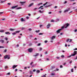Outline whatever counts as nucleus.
<instances>
[{
    "mask_svg": "<svg viewBox=\"0 0 77 77\" xmlns=\"http://www.w3.org/2000/svg\"><path fill=\"white\" fill-rule=\"evenodd\" d=\"M77 51H74L73 52V54H72L69 56H68L67 57L69 58V57H71V56H74L76 54H77Z\"/></svg>",
    "mask_w": 77,
    "mask_h": 77,
    "instance_id": "obj_1",
    "label": "nucleus"
},
{
    "mask_svg": "<svg viewBox=\"0 0 77 77\" xmlns=\"http://www.w3.org/2000/svg\"><path fill=\"white\" fill-rule=\"evenodd\" d=\"M69 26V24L67 23L66 25H64L63 26H62L61 29H63L64 27L65 28H66L67 27H68Z\"/></svg>",
    "mask_w": 77,
    "mask_h": 77,
    "instance_id": "obj_2",
    "label": "nucleus"
},
{
    "mask_svg": "<svg viewBox=\"0 0 77 77\" xmlns=\"http://www.w3.org/2000/svg\"><path fill=\"white\" fill-rule=\"evenodd\" d=\"M5 59H10V57L9 55H7L4 57Z\"/></svg>",
    "mask_w": 77,
    "mask_h": 77,
    "instance_id": "obj_3",
    "label": "nucleus"
},
{
    "mask_svg": "<svg viewBox=\"0 0 77 77\" xmlns=\"http://www.w3.org/2000/svg\"><path fill=\"white\" fill-rule=\"evenodd\" d=\"M69 10H70V8H68V9H66L64 11V13H66V12H68Z\"/></svg>",
    "mask_w": 77,
    "mask_h": 77,
    "instance_id": "obj_4",
    "label": "nucleus"
},
{
    "mask_svg": "<svg viewBox=\"0 0 77 77\" xmlns=\"http://www.w3.org/2000/svg\"><path fill=\"white\" fill-rule=\"evenodd\" d=\"M33 51V49L32 48H30L28 49V51L31 53Z\"/></svg>",
    "mask_w": 77,
    "mask_h": 77,
    "instance_id": "obj_5",
    "label": "nucleus"
},
{
    "mask_svg": "<svg viewBox=\"0 0 77 77\" xmlns=\"http://www.w3.org/2000/svg\"><path fill=\"white\" fill-rule=\"evenodd\" d=\"M20 31H16L15 32L13 33H12V34L13 35H16V33H19L20 32Z\"/></svg>",
    "mask_w": 77,
    "mask_h": 77,
    "instance_id": "obj_6",
    "label": "nucleus"
},
{
    "mask_svg": "<svg viewBox=\"0 0 77 77\" xmlns=\"http://www.w3.org/2000/svg\"><path fill=\"white\" fill-rule=\"evenodd\" d=\"M17 66H18V65H14L13 66L12 68L13 69H15V68H17Z\"/></svg>",
    "mask_w": 77,
    "mask_h": 77,
    "instance_id": "obj_7",
    "label": "nucleus"
},
{
    "mask_svg": "<svg viewBox=\"0 0 77 77\" xmlns=\"http://www.w3.org/2000/svg\"><path fill=\"white\" fill-rule=\"evenodd\" d=\"M51 25L50 23L48 24L47 26V29H49L50 28V27Z\"/></svg>",
    "mask_w": 77,
    "mask_h": 77,
    "instance_id": "obj_8",
    "label": "nucleus"
},
{
    "mask_svg": "<svg viewBox=\"0 0 77 77\" xmlns=\"http://www.w3.org/2000/svg\"><path fill=\"white\" fill-rule=\"evenodd\" d=\"M62 30L61 29H59L58 30H57L56 31L57 33H60V30Z\"/></svg>",
    "mask_w": 77,
    "mask_h": 77,
    "instance_id": "obj_9",
    "label": "nucleus"
},
{
    "mask_svg": "<svg viewBox=\"0 0 77 77\" xmlns=\"http://www.w3.org/2000/svg\"><path fill=\"white\" fill-rule=\"evenodd\" d=\"M56 38V36H53L51 37V40H53V39H54Z\"/></svg>",
    "mask_w": 77,
    "mask_h": 77,
    "instance_id": "obj_10",
    "label": "nucleus"
},
{
    "mask_svg": "<svg viewBox=\"0 0 77 77\" xmlns=\"http://www.w3.org/2000/svg\"><path fill=\"white\" fill-rule=\"evenodd\" d=\"M52 5V4H51L50 5H49L48 6H45V8H48V7H50Z\"/></svg>",
    "mask_w": 77,
    "mask_h": 77,
    "instance_id": "obj_11",
    "label": "nucleus"
},
{
    "mask_svg": "<svg viewBox=\"0 0 77 77\" xmlns=\"http://www.w3.org/2000/svg\"><path fill=\"white\" fill-rule=\"evenodd\" d=\"M32 5H33V3H32L30 4H29L28 6V7H31V6H32Z\"/></svg>",
    "mask_w": 77,
    "mask_h": 77,
    "instance_id": "obj_12",
    "label": "nucleus"
},
{
    "mask_svg": "<svg viewBox=\"0 0 77 77\" xmlns=\"http://www.w3.org/2000/svg\"><path fill=\"white\" fill-rule=\"evenodd\" d=\"M54 68H55V66H51V69H54Z\"/></svg>",
    "mask_w": 77,
    "mask_h": 77,
    "instance_id": "obj_13",
    "label": "nucleus"
},
{
    "mask_svg": "<svg viewBox=\"0 0 77 77\" xmlns=\"http://www.w3.org/2000/svg\"><path fill=\"white\" fill-rule=\"evenodd\" d=\"M15 30V29H13L12 28H10L9 29V30L10 31H14V30Z\"/></svg>",
    "mask_w": 77,
    "mask_h": 77,
    "instance_id": "obj_14",
    "label": "nucleus"
},
{
    "mask_svg": "<svg viewBox=\"0 0 77 77\" xmlns=\"http://www.w3.org/2000/svg\"><path fill=\"white\" fill-rule=\"evenodd\" d=\"M5 33L6 35H8H8H11V33H10V32H5Z\"/></svg>",
    "mask_w": 77,
    "mask_h": 77,
    "instance_id": "obj_15",
    "label": "nucleus"
},
{
    "mask_svg": "<svg viewBox=\"0 0 77 77\" xmlns=\"http://www.w3.org/2000/svg\"><path fill=\"white\" fill-rule=\"evenodd\" d=\"M17 5L13 6L11 7V9H14V8H17Z\"/></svg>",
    "mask_w": 77,
    "mask_h": 77,
    "instance_id": "obj_16",
    "label": "nucleus"
},
{
    "mask_svg": "<svg viewBox=\"0 0 77 77\" xmlns=\"http://www.w3.org/2000/svg\"><path fill=\"white\" fill-rule=\"evenodd\" d=\"M39 56V53L36 54V55H34L33 56L36 57V56Z\"/></svg>",
    "mask_w": 77,
    "mask_h": 77,
    "instance_id": "obj_17",
    "label": "nucleus"
},
{
    "mask_svg": "<svg viewBox=\"0 0 77 77\" xmlns=\"http://www.w3.org/2000/svg\"><path fill=\"white\" fill-rule=\"evenodd\" d=\"M55 73H52L51 74V75H55Z\"/></svg>",
    "mask_w": 77,
    "mask_h": 77,
    "instance_id": "obj_18",
    "label": "nucleus"
},
{
    "mask_svg": "<svg viewBox=\"0 0 77 77\" xmlns=\"http://www.w3.org/2000/svg\"><path fill=\"white\" fill-rule=\"evenodd\" d=\"M26 3V2H20V3L22 4V5H23L24 3Z\"/></svg>",
    "mask_w": 77,
    "mask_h": 77,
    "instance_id": "obj_19",
    "label": "nucleus"
},
{
    "mask_svg": "<svg viewBox=\"0 0 77 77\" xmlns=\"http://www.w3.org/2000/svg\"><path fill=\"white\" fill-rule=\"evenodd\" d=\"M36 72H37V73H39V72H40V71L38 70H36Z\"/></svg>",
    "mask_w": 77,
    "mask_h": 77,
    "instance_id": "obj_20",
    "label": "nucleus"
},
{
    "mask_svg": "<svg viewBox=\"0 0 77 77\" xmlns=\"http://www.w3.org/2000/svg\"><path fill=\"white\" fill-rule=\"evenodd\" d=\"M21 21H25V20H24V19H23V18H21Z\"/></svg>",
    "mask_w": 77,
    "mask_h": 77,
    "instance_id": "obj_21",
    "label": "nucleus"
},
{
    "mask_svg": "<svg viewBox=\"0 0 77 77\" xmlns=\"http://www.w3.org/2000/svg\"><path fill=\"white\" fill-rule=\"evenodd\" d=\"M6 0H5L4 1H1L0 3H4V2H6Z\"/></svg>",
    "mask_w": 77,
    "mask_h": 77,
    "instance_id": "obj_22",
    "label": "nucleus"
},
{
    "mask_svg": "<svg viewBox=\"0 0 77 77\" xmlns=\"http://www.w3.org/2000/svg\"><path fill=\"white\" fill-rule=\"evenodd\" d=\"M39 32H40V30H38V31L37 30L35 31V32H36V33H39Z\"/></svg>",
    "mask_w": 77,
    "mask_h": 77,
    "instance_id": "obj_23",
    "label": "nucleus"
},
{
    "mask_svg": "<svg viewBox=\"0 0 77 77\" xmlns=\"http://www.w3.org/2000/svg\"><path fill=\"white\" fill-rule=\"evenodd\" d=\"M47 3H48V2H47L45 4H44L43 5V6H45V5H47Z\"/></svg>",
    "mask_w": 77,
    "mask_h": 77,
    "instance_id": "obj_24",
    "label": "nucleus"
},
{
    "mask_svg": "<svg viewBox=\"0 0 77 77\" xmlns=\"http://www.w3.org/2000/svg\"><path fill=\"white\" fill-rule=\"evenodd\" d=\"M69 42H72V39H69Z\"/></svg>",
    "mask_w": 77,
    "mask_h": 77,
    "instance_id": "obj_25",
    "label": "nucleus"
},
{
    "mask_svg": "<svg viewBox=\"0 0 77 77\" xmlns=\"http://www.w3.org/2000/svg\"><path fill=\"white\" fill-rule=\"evenodd\" d=\"M4 30H0V32H1V33L2 32H4Z\"/></svg>",
    "mask_w": 77,
    "mask_h": 77,
    "instance_id": "obj_26",
    "label": "nucleus"
},
{
    "mask_svg": "<svg viewBox=\"0 0 77 77\" xmlns=\"http://www.w3.org/2000/svg\"><path fill=\"white\" fill-rule=\"evenodd\" d=\"M21 9V7H18V8H17L16 9Z\"/></svg>",
    "mask_w": 77,
    "mask_h": 77,
    "instance_id": "obj_27",
    "label": "nucleus"
},
{
    "mask_svg": "<svg viewBox=\"0 0 77 77\" xmlns=\"http://www.w3.org/2000/svg\"><path fill=\"white\" fill-rule=\"evenodd\" d=\"M39 12H40V13H43V11H41L40 10H39Z\"/></svg>",
    "mask_w": 77,
    "mask_h": 77,
    "instance_id": "obj_28",
    "label": "nucleus"
},
{
    "mask_svg": "<svg viewBox=\"0 0 77 77\" xmlns=\"http://www.w3.org/2000/svg\"><path fill=\"white\" fill-rule=\"evenodd\" d=\"M29 72L31 74H33V72L32 71H30Z\"/></svg>",
    "mask_w": 77,
    "mask_h": 77,
    "instance_id": "obj_29",
    "label": "nucleus"
},
{
    "mask_svg": "<svg viewBox=\"0 0 77 77\" xmlns=\"http://www.w3.org/2000/svg\"><path fill=\"white\" fill-rule=\"evenodd\" d=\"M74 71V70L73 69H71V72H74V71Z\"/></svg>",
    "mask_w": 77,
    "mask_h": 77,
    "instance_id": "obj_30",
    "label": "nucleus"
},
{
    "mask_svg": "<svg viewBox=\"0 0 77 77\" xmlns=\"http://www.w3.org/2000/svg\"><path fill=\"white\" fill-rule=\"evenodd\" d=\"M42 5V3H40L39 4H38V5Z\"/></svg>",
    "mask_w": 77,
    "mask_h": 77,
    "instance_id": "obj_31",
    "label": "nucleus"
},
{
    "mask_svg": "<svg viewBox=\"0 0 77 77\" xmlns=\"http://www.w3.org/2000/svg\"><path fill=\"white\" fill-rule=\"evenodd\" d=\"M33 62H31V63H30V65H32V64H33Z\"/></svg>",
    "mask_w": 77,
    "mask_h": 77,
    "instance_id": "obj_32",
    "label": "nucleus"
},
{
    "mask_svg": "<svg viewBox=\"0 0 77 77\" xmlns=\"http://www.w3.org/2000/svg\"><path fill=\"white\" fill-rule=\"evenodd\" d=\"M3 13V12H0V15H2Z\"/></svg>",
    "mask_w": 77,
    "mask_h": 77,
    "instance_id": "obj_33",
    "label": "nucleus"
},
{
    "mask_svg": "<svg viewBox=\"0 0 77 77\" xmlns=\"http://www.w3.org/2000/svg\"><path fill=\"white\" fill-rule=\"evenodd\" d=\"M2 43H3L4 42V40H2L1 41V42Z\"/></svg>",
    "mask_w": 77,
    "mask_h": 77,
    "instance_id": "obj_34",
    "label": "nucleus"
},
{
    "mask_svg": "<svg viewBox=\"0 0 77 77\" xmlns=\"http://www.w3.org/2000/svg\"><path fill=\"white\" fill-rule=\"evenodd\" d=\"M5 40H6V41H8V38L5 37Z\"/></svg>",
    "mask_w": 77,
    "mask_h": 77,
    "instance_id": "obj_35",
    "label": "nucleus"
},
{
    "mask_svg": "<svg viewBox=\"0 0 77 77\" xmlns=\"http://www.w3.org/2000/svg\"><path fill=\"white\" fill-rule=\"evenodd\" d=\"M47 42H48V41H47V40H45V43H47Z\"/></svg>",
    "mask_w": 77,
    "mask_h": 77,
    "instance_id": "obj_36",
    "label": "nucleus"
},
{
    "mask_svg": "<svg viewBox=\"0 0 77 77\" xmlns=\"http://www.w3.org/2000/svg\"><path fill=\"white\" fill-rule=\"evenodd\" d=\"M39 50H40V51H41V50H42V48H40Z\"/></svg>",
    "mask_w": 77,
    "mask_h": 77,
    "instance_id": "obj_37",
    "label": "nucleus"
},
{
    "mask_svg": "<svg viewBox=\"0 0 77 77\" xmlns=\"http://www.w3.org/2000/svg\"><path fill=\"white\" fill-rule=\"evenodd\" d=\"M66 3H67V1H65L64 2H63V3L64 4H66Z\"/></svg>",
    "mask_w": 77,
    "mask_h": 77,
    "instance_id": "obj_38",
    "label": "nucleus"
},
{
    "mask_svg": "<svg viewBox=\"0 0 77 77\" xmlns=\"http://www.w3.org/2000/svg\"><path fill=\"white\" fill-rule=\"evenodd\" d=\"M38 35H43V33H39Z\"/></svg>",
    "mask_w": 77,
    "mask_h": 77,
    "instance_id": "obj_39",
    "label": "nucleus"
},
{
    "mask_svg": "<svg viewBox=\"0 0 77 77\" xmlns=\"http://www.w3.org/2000/svg\"><path fill=\"white\" fill-rule=\"evenodd\" d=\"M41 45V44L39 43L37 45V46H40Z\"/></svg>",
    "mask_w": 77,
    "mask_h": 77,
    "instance_id": "obj_40",
    "label": "nucleus"
},
{
    "mask_svg": "<svg viewBox=\"0 0 77 77\" xmlns=\"http://www.w3.org/2000/svg\"><path fill=\"white\" fill-rule=\"evenodd\" d=\"M69 41V38L67 39L66 42H68Z\"/></svg>",
    "mask_w": 77,
    "mask_h": 77,
    "instance_id": "obj_41",
    "label": "nucleus"
},
{
    "mask_svg": "<svg viewBox=\"0 0 77 77\" xmlns=\"http://www.w3.org/2000/svg\"><path fill=\"white\" fill-rule=\"evenodd\" d=\"M43 8V6H41L40 7L38 8V9H40V8Z\"/></svg>",
    "mask_w": 77,
    "mask_h": 77,
    "instance_id": "obj_42",
    "label": "nucleus"
},
{
    "mask_svg": "<svg viewBox=\"0 0 77 77\" xmlns=\"http://www.w3.org/2000/svg\"><path fill=\"white\" fill-rule=\"evenodd\" d=\"M5 47L3 46H0V48H4Z\"/></svg>",
    "mask_w": 77,
    "mask_h": 77,
    "instance_id": "obj_43",
    "label": "nucleus"
},
{
    "mask_svg": "<svg viewBox=\"0 0 77 77\" xmlns=\"http://www.w3.org/2000/svg\"><path fill=\"white\" fill-rule=\"evenodd\" d=\"M59 21V19H57V21Z\"/></svg>",
    "mask_w": 77,
    "mask_h": 77,
    "instance_id": "obj_44",
    "label": "nucleus"
},
{
    "mask_svg": "<svg viewBox=\"0 0 77 77\" xmlns=\"http://www.w3.org/2000/svg\"><path fill=\"white\" fill-rule=\"evenodd\" d=\"M29 37H30V38H32V37H33V36H32V35H30L29 36Z\"/></svg>",
    "mask_w": 77,
    "mask_h": 77,
    "instance_id": "obj_45",
    "label": "nucleus"
},
{
    "mask_svg": "<svg viewBox=\"0 0 77 77\" xmlns=\"http://www.w3.org/2000/svg\"><path fill=\"white\" fill-rule=\"evenodd\" d=\"M64 55H62L61 56V57H62V58H63V57H64Z\"/></svg>",
    "mask_w": 77,
    "mask_h": 77,
    "instance_id": "obj_46",
    "label": "nucleus"
},
{
    "mask_svg": "<svg viewBox=\"0 0 77 77\" xmlns=\"http://www.w3.org/2000/svg\"><path fill=\"white\" fill-rule=\"evenodd\" d=\"M48 14H51V12H48Z\"/></svg>",
    "mask_w": 77,
    "mask_h": 77,
    "instance_id": "obj_47",
    "label": "nucleus"
},
{
    "mask_svg": "<svg viewBox=\"0 0 77 77\" xmlns=\"http://www.w3.org/2000/svg\"><path fill=\"white\" fill-rule=\"evenodd\" d=\"M35 71H36V69H34V70H33L32 71H33V72H35Z\"/></svg>",
    "mask_w": 77,
    "mask_h": 77,
    "instance_id": "obj_48",
    "label": "nucleus"
},
{
    "mask_svg": "<svg viewBox=\"0 0 77 77\" xmlns=\"http://www.w3.org/2000/svg\"><path fill=\"white\" fill-rule=\"evenodd\" d=\"M75 0H70V2H73V1H74Z\"/></svg>",
    "mask_w": 77,
    "mask_h": 77,
    "instance_id": "obj_49",
    "label": "nucleus"
},
{
    "mask_svg": "<svg viewBox=\"0 0 77 77\" xmlns=\"http://www.w3.org/2000/svg\"><path fill=\"white\" fill-rule=\"evenodd\" d=\"M60 68H63V66L62 65L60 66Z\"/></svg>",
    "mask_w": 77,
    "mask_h": 77,
    "instance_id": "obj_50",
    "label": "nucleus"
},
{
    "mask_svg": "<svg viewBox=\"0 0 77 77\" xmlns=\"http://www.w3.org/2000/svg\"><path fill=\"white\" fill-rule=\"evenodd\" d=\"M74 50H77V48H75L74 49Z\"/></svg>",
    "mask_w": 77,
    "mask_h": 77,
    "instance_id": "obj_51",
    "label": "nucleus"
},
{
    "mask_svg": "<svg viewBox=\"0 0 77 77\" xmlns=\"http://www.w3.org/2000/svg\"><path fill=\"white\" fill-rule=\"evenodd\" d=\"M10 72H8V73H7V75H10Z\"/></svg>",
    "mask_w": 77,
    "mask_h": 77,
    "instance_id": "obj_52",
    "label": "nucleus"
},
{
    "mask_svg": "<svg viewBox=\"0 0 77 77\" xmlns=\"http://www.w3.org/2000/svg\"><path fill=\"white\" fill-rule=\"evenodd\" d=\"M51 22H54V20H51Z\"/></svg>",
    "mask_w": 77,
    "mask_h": 77,
    "instance_id": "obj_53",
    "label": "nucleus"
},
{
    "mask_svg": "<svg viewBox=\"0 0 77 77\" xmlns=\"http://www.w3.org/2000/svg\"><path fill=\"white\" fill-rule=\"evenodd\" d=\"M38 9V8H35L34 9V10H36V9Z\"/></svg>",
    "mask_w": 77,
    "mask_h": 77,
    "instance_id": "obj_54",
    "label": "nucleus"
},
{
    "mask_svg": "<svg viewBox=\"0 0 77 77\" xmlns=\"http://www.w3.org/2000/svg\"><path fill=\"white\" fill-rule=\"evenodd\" d=\"M46 60H50L49 59H48V58H46Z\"/></svg>",
    "mask_w": 77,
    "mask_h": 77,
    "instance_id": "obj_55",
    "label": "nucleus"
},
{
    "mask_svg": "<svg viewBox=\"0 0 77 77\" xmlns=\"http://www.w3.org/2000/svg\"><path fill=\"white\" fill-rule=\"evenodd\" d=\"M25 28H23V27H22V30H24V29Z\"/></svg>",
    "mask_w": 77,
    "mask_h": 77,
    "instance_id": "obj_56",
    "label": "nucleus"
},
{
    "mask_svg": "<svg viewBox=\"0 0 77 77\" xmlns=\"http://www.w3.org/2000/svg\"><path fill=\"white\" fill-rule=\"evenodd\" d=\"M56 58L57 59H59L60 57H57Z\"/></svg>",
    "mask_w": 77,
    "mask_h": 77,
    "instance_id": "obj_57",
    "label": "nucleus"
},
{
    "mask_svg": "<svg viewBox=\"0 0 77 77\" xmlns=\"http://www.w3.org/2000/svg\"><path fill=\"white\" fill-rule=\"evenodd\" d=\"M32 45V43H30L29 44V46Z\"/></svg>",
    "mask_w": 77,
    "mask_h": 77,
    "instance_id": "obj_58",
    "label": "nucleus"
},
{
    "mask_svg": "<svg viewBox=\"0 0 77 77\" xmlns=\"http://www.w3.org/2000/svg\"><path fill=\"white\" fill-rule=\"evenodd\" d=\"M6 51H7V50L6 49H5V50L4 51V52H5V53H6Z\"/></svg>",
    "mask_w": 77,
    "mask_h": 77,
    "instance_id": "obj_59",
    "label": "nucleus"
},
{
    "mask_svg": "<svg viewBox=\"0 0 77 77\" xmlns=\"http://www.w3.org/2000/svg\"><path fill=\"white\" fill-rule=\"evenodd\" d=\"M26 19H29V17H26Z\"/></svg>",
    "mask_w": 77,
    "mask_h": 77,
    "instance_id": "obj_60",
    "label": "nucleus"
},
{
    "mask_svg": "<svg viewBox=\"0 0 77 77\" xmlns=\"http://www.w3.org/2000/svg\"><path fill=\"white\" fill-rule=\"evenodd\" d=\"M57 8V6H55L54 7L55 8Z\"/></svg>",
    "mask_w": 77,
    "mask_h": 77,
    "instance_id": "obj_61",
    "label": "nucleus"
},
{
    "mask_svg": "<svg viewBox=\"0 0 77 77\" xmlns=\"http://www.w3.org/2000/svg\"><path fill=\"white\" fill-rule=\"evenodd\" d=\"M77 29H75L74 31L75 32H77Z\"/></svg>",
    "mask_w": 77,
    "mask_h": 77,
    "instance_id": "obj_62",
    "label": "nucleus"
},
{
    "mask_svg": "<svg viewBox=\"0 0 77 77\" xmlns=\"http://www.w3.org/2000/svg\"><path fill=\"white\" fill-rule=\"evenodd\" d=\"M42 77H46V76H45V75H44L43 76H42Z\"/></svg>",
    "mask_w": 77,
    "mask_h": 77,
    "instance_id": "obj_63",
    "label": "nucleus"
},
{
    "mask_svg": "<svg viewBox=\"0 0 77 77\" xmlns=\"http://www.w3.org/2000/svg\"><path fill=\"white\" fill-rule=\"evenodd\" d=\"M74 59H75V60L77 59V56H76V58H74Z\"/></svg>",
    "mask_w": 77,
    "mask_h": 77,
    "instance_id": "obj_64",
    "label": "nucleus"
}]
</instances>
